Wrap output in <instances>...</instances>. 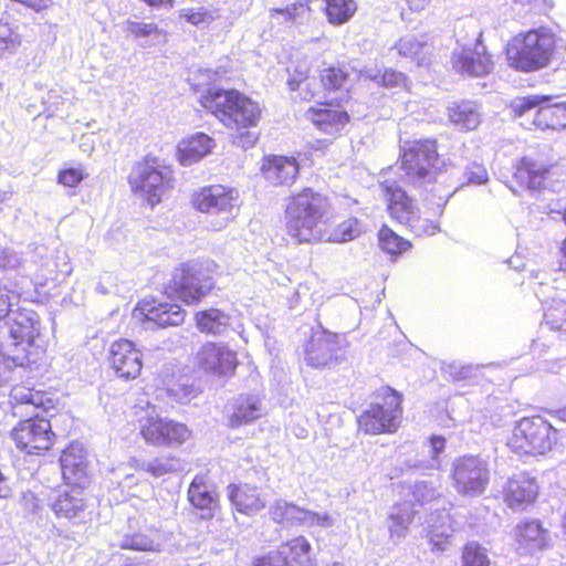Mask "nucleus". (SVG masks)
I'll return each instance as SVG.
<instances>
[{
    "label": "nucleus",
    "mask_w": 566,
    "mask_h": 566,
    "mask_svg": "<svg viewBox=\"0 0 566 566\" xmlns=\"http://www.w3.org/2000/svg\"><path fill=\"white\" fill-rule=\"evenodd\" d=\"M361 233L363 224L356 218H349L336 227H333L329 220L316 241L344 243L358 238Z\"/></svg>",
    "instance_id": "nucleus-34"
},
{
    "label": "nucleus",
    "mask_w": 566,
    "mask_h": 566,
    "mask_svg": "<svg viewBox=\"0 0 566 566\" xmlns=\"http://www.w3.org/2000/svg\"><path fill=\"white\" fill-rule=\"evenodd\" d=\"M442 371L454 381H472L474 382L479 378L480 366L472 364H461L459 361H452L442 368Z\"/></svg>",
    "instance_id": "nucleus-43"
},
{
    "label": "nucleus",
    "mask_w": 566,
    "mask_h": 566,
    "mask_svg": "<svg viewBox=\"0 0 566 566\" xmlns=\"http://www.w3.org/2000/svg\"><path fill=\"white\" fill-rule=\"evenodd\" d=\"M200 103L224 126L235 130L231 135L234 145L248 149L255 144L258 134L250 132L249 128L255 127L260 120L261 108L258 103L237 90H223L216 86L210 87L200 97Z\"/></svg>",
    "instance_id": "nucleus-2"
},
{
    "label": "nucleus",
    "mask_w": 566,
    "mask_h": 566,
    "mask_svg": "<svg viewBox=\"0 0 566 566\" xmlns=\"http://www.w3.org/2000/svg\"><path fill=\"white\" fill-rule=\"evenodd\" d=\"M11 437L17 447L29 454L49 450L54 441L50 420L39 415L19 421L12 429Z\"/></svg>",
    "instance_id": "nucleus-14"
},
{
    "label": "nucleus",
    "mask_w": 566,
    "mask_h": 566,
    "mask_svg": "<svg viewBox=\"0 0 566 566\" xmlns=\"http://www.w3.org/2000/svg\"><path fill=\"white\" fill-rule=\"evenodd\" d=\"M286 71L289 73L286 84L290 91L298 90L301 84L308 77V67L306 64H297L293 67L292 71L290 69Z\"/></svg>",
    "instance_id": "nucleus-54"
},
{
    "label": "nucleus",
    "mask_w": 566,
    "mask_h": 566,
    "mask_svg": "<svg viewBox=\"0 0 566 566\" xmlns=\"http://www.w3.org/2000/svg\"><path fill=\"white\" fill-rule=\"evenodd\" d=\"M338 340L337 334L326 331L313 335L305 348L307 365L314 368H331L337 365L342 359Z\"/></svg>",
    "instance_id": "nucleus-17"
},
{
    "label": "nucleus",
    "mask_w": 566,
    "mask_h": 566,
    "mask_svg": "<svg viewBox=\"0 0 566 566\" xmlns=\"http://www.w3.org/2000/svg\"><path fill=\"white\" fill-rule=\"evenodd\" d=\"M191 203L198 211L213 218V230L226 228L229 221L235 218L240 208L238 191L221 185L201 188L192 195Z\"/></svg>",
    "instance_id": "nucleus-7"
},
{
    "label": "nucleus",
    "mask_w": 566,
    "mask_h": 566,
    "mask_svg": "<svg viewBox=\"0 0 566 566\" xmlns=\"http://www.w3.org/2000/svg\"><path fill=\"white\" fill-rule=\"evenodd\" d=\"M188 499L196 509L201 511V518L203 520L212 518L219 507L214 486L206 483L202 476L197 475L192 480L188 489Z\"/></svg>",
    "instance_id": "nucleus-27"
},
{
    "label": "nucleus",
    "mask_w": 566,
    "mask_h": 566,
    "mask_svg": "<svg viewBox=\"0 0 566 566\" xmlns=\"http://www.w3.org/2000/svg\"><path fill=\"white\" fill-rule=\"evenodd\" d=\"M479 34L474 48H462L454 51L451 56L452 66L457 72L470 76H484L492 72L493 61Z\"/></svg>",
    "instance_id": "nucleus-18"
},
{
    "label": "nucleus",
    "mask_w": 566,
    "mask_h": 566,
    "mask_svg": "<svg viewBox=\"0 0 566 566\" xmlns=\"http://www.w3.org/2000/svg\"><path fill=\"white\" fill-rule=\"evenodd\" d=\"M489 175L485 167L478 163L472 161L468 163L460 171L459 177V187H463L465 185H483L488 182Z\"/></svg>",
    "instance_id": "nucleus-45"
},
{
    "label": "nucleus",
    "mask_w": 566,
    "mask_h": 566,
    "mask_svg": "<svg viewBox=\"0 0 566 566\" xmlns=\"http://www.w3.org/2000/svg\"><path fill=\"white\" fill-rule=\"evenodd\" d=\"M263 413L261 399L254 395H241L235 399L233 412L229 419L231 427H239L259 419Z\"/></svg>",
    "instance_id": "nucleus-32"
},
{
    "label": "nucleus",
    "mask_w": 566,
    "mask_h": 566,
    "mask_svg": "<svg viewBox=\"0 0 566 566\" xmlns=\"http://www.w3.org/2000/svg\"><path fill=\"white\" fill-rule=\"evenodd\" d=\"M17 295L7 286H0V386L11 379L13 369L23 366L25 355L9 354V348H22L33 345L40 335L41 323L36 312L32 310L13 311Z\"/></svg>",
    "instance_id": "nucleus-1"
},
{
    "label": "nucleus",
    "mask_w": 566,
    "mask_h": 566,
    "mask_svg": "<svg viewBox=\"0 0 566 566\" xmlns=\"http://www.w3.org/2000/svg\"><path fill=\"white\" fill-rule=\"evenodd\" d=\"M307 116L322 132L329 135L339 133L349 120L346 111L327 107L310 108Z\"/></svg>",
    "instance_id": "nucleus-31"
},
{
    "label": "nucleus",
    "mask_w": 566,
    "mask_h": 566,
    "mask_svg": "<svg viewBox=\"0 0 566 566\" xmlns=\"http://www.w3.org/2000/svg\"><path fill=\"white\" fill-rule=\"evenodd\" d=\"M382 72L379 70H368L366 71V76L371 81L380 85Z\"/></svg>",
    "instance_id": "nucleus-60"
},
{
    "label": "nucleus",
    "mask_w": 566,
    "mask_h": 566,
    "mask_svg": "<svg viewBox=\"0 0 566 566\" xmlns=\"http://www.w3.org/2000/svg\"><path fill=\"white\" fill-rule=\"evenodd\" d=\"M440 496L439 488L433 481H418L412 486V497L420 505L431 503Z\"/></svg>",
    "instance_id": "nucleus-48"
},
{
    "label": "nucleus",
    "mask_w": 566,
    "mask_h": 566,
    "mask_svg": "<svg viewBox=\"0 0 566 566\" xmlns=\"http://www.w3.org/2000/svg\"><path fill=\"white\" fill-rule=\"evenodd\" d=\"M412 10H422L430 0H407Z\"/></svg>",
    "instance_id": "nucleus-61"
},
{
    "label": "nucleus",
    "mask_w": 566,
    "mask_h": 566,
    "mask_svg": "<svg viewBox=\"0 0 566 566\" xmlns=\"http://www.w3.org/2000/svg\"><path fill=\"white\" fill-rule=\"evenodd\" d=\"M261 171L270 184L290 186L298 176L300 166L294 157L273 155L264 158Z\"/></svg>",
    "instance_id": "nucleus-23"
},
{
    "label": "nucleus",
    "mask_w": 566,
    "mask_h": 566,
    "mask_svg": "<svg viewBox=\"0 0 566 566\" xmlns=\"http://www.w3.org/2000/svg\"><path fill=\"white\" fill-rule=\"evenodd\" d=\"M197 363L209 374L227 377L237 368V356L222 344L206 343L197 354Z\"/></svg>",
    "instance_id": "nucleus-19"
},
{
    "label": "nucleus",
    "mask_w": 566,
    "mask_h": 566,
    "mask_svg": "<svg viewBox=\"0 0 566 566\" xmlns=\"http://www.w3.org/2000/svg\"><path fill=\"white\" fill-rule=\"evenodd\" d=\"M171 391L175 392V395L178 397L179 402H181V403H186V402L190 401L191 397L193 396L192 387L189 389H187L186 387H184L182 389H171Z\"/></svg>",
    "instance_id": "nucleus-58"
},
{
    "label": "nucleus",
    "mask_w": 566,
    "mask_h": 566,
    "mask_svg": "<svg viewBox=\"0 0 566 566\" xmlns=\"http://www.w3.org/2000/svg\"><path fill=\"white\" fill-rule=\"evenodd\" d=\"M227 496L235 511L249 516L265 507L259 489L250 484H230L227 488Z\"/></svg>",
    "instance_id": "nucleus-24"
},
{
    "label": "nucleus",
    "mask_w": 566,
    "mask_h": 566,
    "mask_svg": "<svg viewBox=\"0 0 566 566\" xmlns=\"http://www.w3.org/2000/svg\"><path fill=\"white\" fill-rule=\"evenodd\" d=\"M331 218L328 198L312 188H304L286 207V231L297 243L316 242Z\"/></svg>",
    "instance_id": "nucleus-3"
},
{
    "label": "nucleus",
    "mask_w": 566,
    "mask_h": 566,
    "mask_svg": "<svg viewBox=\"0 0 566 566\" xmlns=\"http://www.w3.org/2000/svg\"><path fill=\"white\" fill-rule=\"evenodd\" d=\"M310 7L306 0L291 3L284 8H272L269 13L271 18L282 15L285 22L300 23L307 15Z\"/></svg>",
    "instance_id": "nucleus-44"
},
{
    "label": "nucleus",
    "mask_w": 566,
    "mask_h": 566,
    "mask_svg": "<svg viewBox=\"0 0 566 566\" xmlns=\"http://www.w3.org/2000/svg\"><path fill=\"white\" fill-rule=\"evenodd\" d=\"M11 496V488L9 486L8 479L0 471V499H9Z\"/></svg>",
    "instance_id": "nucleus-59"
},
{
    "label": "nucleus",
    "mask_w": 566,
    "mask_h": 566,
    "mask_svg": "<svg viewBox=\"0 0 566 566\" xmlns=\"http://www.w3.org/2000/svg\"><path fill=\"white\" fill-rule=\"evenodd\" d=\"M429 453L431 455L430 461L423 465H417L418 468L426 469H438L440 467V454L446 449V438L442 436H432L429 440Z\"/></svg>",
    "instance_id": "nucleus-52"
},
{
    "label": "nucleus",
    "mask_w": 566,
    "mask_h": 566,
    "mask_svg": "<svg viewBox=\"0 0 566 566\" xmlns=\"http://www.w3.org/2000/svg\"><path fill=\"white\" fill-rule=\"evenodd\" d=\"M384 403L371 405L358 418L359 429L367 434L395 432L401 416V395L390 387L384 388Z\"/></svg>",
    "instance_id": "nucleus-10"
},
{
    "label": "nucleus",
    "mask_w": 566,
    "mask_h": 566,
    "mask_svg": "<svg viewBox=\"0 0 566 566\" xmlns=\"http://www.w3.org/2000/svg\"><path fill=\"white\" fill-rule=\"evenodd\" d=\"M557 442V430L543 417H525L516 422L507 446L520 454H545Z\"/></svg>",
    "instance_id": "nucleus-6"
},
{
    "label": "nucleus",
    "mask_w": 566,
    "mask_h": 566,
    "mask_svg": "<svg viewBox=\"0 0 566 566\" xmlns=\"http://www.w3.org/2000/svg\"><path fill=\"white\" fill-rule=\"evenodd\" d=\"M560 251H562L563 256H564V261L560 263V265L565 266V270H566V239L563 241V245L560 248Z\"/></svg>",
    "instance_id": "nucleus-63"
},
{
    "label": "nucleus",
    "mask_w": 566,
    "mask_h": 566,
    "mask_svg": "<svg viewBox=\"0 0 566 566\" xmlns=\"http://www.w3.org/2000/svg\"><path fill=\"white\" fill-rule=\"evenodd\" d=\"M357 7L354 0H326V14L328 21L340 25L347 22L355 13Z\"/></svg>",
    "instance_id": "nucleus-41"
},
{
    "label": "nucleus",
    "mask_w": 566,
    "mask_h": 566,
    "mask_svg": "<svg viewBox=\"0 0 566 566\" xmlns=\"http://www.w3.org/2000/svg\"><path fill=\"white\" fill-rule=\"evenodd\" d=\"M83 178V172L76 168H69L59 174V182L66 187H76Z\"/></svg>",
    "instance_id": "nucleus-57"
},
{
    "label": "nucleus",
    "mask_w": 566,
    "mask_h": 566,
    "mask_svg": "<svg viewBox=\"0 0 566 566\" xmlns=\"http://www.w3.org/2000/svg\"><path fill=\"white\" fill-rule=\"evenodd\" d=\"M180 18L186 19L187 22L193 25H200L202 23H208L211 19L209 12L203 8L198 9H187L184 8L179 11Z\"/></svg>",
    "instance_id": "nucleus-56"
},
{
    "label": "nucleus",
    "mask_w": 566,
    "mask_h": 566,
    "mask_svg": "<svg viewBox=\"0 0 566 566\" xmlns=\"http://www.w3.org/2000/svg\"><path fill=\"white\" fill-rule=\"evenodd\" d=\"M538 494V485L534 478L521 473L509 480L505 500L510 507L521 509L534 502Z\"/></svg>",
    "instance_id": "nucleus-26"
},
{
    "label": "nucleus",
    "mask_w": 566,
    "mask_h": 566,
    "mask_svg": "<svg viewBox=\"0 0 566 566\" xmlns=\"http://www.w3.org/2000/svg\"><path fill=\"white\" fill-rule=\"evenodd\" d=\"M171 174L169 167L160 165L156 158H146L134 166L129 184L133 191L147 196L149 203L154 206L170 186Z\"/></svg>",
    "instance_id": "nucleus-11"
},
{
    "label": "nucleus",
    "mask_w": 566,
    "mask_h": 566,
    "mask_svg": "<svg viewBox=\"0 0 566 566\" xmlns=\"http://www.w3.org/2000/svg\"><path fill=\"white\" fill-rule=\"evenodd\" d=\"M321 82L325 90H339L347 80V73L339 67L331 66L321 71Z\"/></svg>",
    "instance_id": "nucleus-51"
},
{
    "label": "nucleus",
    "mask_w": 566,
    "mask_h": 566,
    "mask_svg": "<svg viewBox=\"0 0 566 566\" xmlns=\"http://www.w3.org/2000/svg\"><path fill=\"white\" fill-rule=\"evenodd\" d=\"M415 511L409 502L397 503L389 509L387 527L391 538L401 539L406 536L412 522Z\"/></svg>",
    "instance_id": "nucleus-36"
},
{
    "label": "nucleus",
    "mask_w": 566,
    "mask_h": 566,
    "mask_svg": "<svg viewBox=\"0 0 566 566\" xmlns=\"http://www.w3.org/2000/svg\"><path fill=\"white\" fill-rule=\"evenodd\" d=\"M81 492L72 490V492H64L56 495L50 503L52 511L57 517L64 518H82L86 509L83 497L80 496Z\"/></svg>",
    "instance_id": "nucleus-35"
},
{
    "label": "nucleus",
    "mask_w": 566,
    "mask_h": 566,
    "mask_svg": "<svg viewBox=\"0 0 566 566\" xmlns=\"http://www.w3.org/2000/svg\"><path fill=\"white\" fill-rule=\"evenodd\" d=\"M556 416L559 420L566 422V407L556 411Z\"/></svg>",
    "instance_id": "nucleus-62"
},
{
    "label": "nucleus",
    "mask_w": 566,
    "mask_h": 566,
    "mask_svg": "<svg viewBox=\"0 0 566 566\" xmlns=\"http://www.w3.org/2000/svg\"><path fill=\"white\" fill-rule=\"evenodd\" d=\"M395 49L400 56L416 61L418 65H421L426 61L429 44L426 35L408 34L395 44Z\"/></svg>",
    "instance_id": "nucleus-37"
},
{
    "label": "nucleus",
    "mask_w": 566,
    "mask_h": 566,
    "mask_svg": "<svg viewBox=\"0 0 566 566\" xmlns=\"http://www.w3.org/2000/svg\"><path fill=\"white\" fill-rule=\"evenodd\" d=\"M195 319L197 328L208 335H223L230 327V315L214 307L197 312Z\"/></svg>",
    "instance_id": "nucleus-33"
},
{
    "label": "nucleus",
    "mask_w": 566,
    "mask_h": 566,
    "mask_svg": "<svg viewBox=\"0 0 566 566\" xmlns=\"http://www.w3.org/2000/svg\"><path fill=\"white\" fill-rule=\"evenodd\" d=\"M271 520L277 524L290 525H331L328 514H318L304 510L285 500H276L269 509Z\"/></svg>",
    "instance_id": "nucleus-20"
},
{
    "label": "nucleus",
    "mask_w": 566,
    "mask_h": 566,
    "mask_svg": "<svg viewBox=\"0 0 566 566\" xmlns=\"http://www.w3.org/2000/svg\"><path fill=\"white\" fill-rule=\"evenodd\" d=\"M20 45V35L9 23L0 21V59L14 54Z\"/></svg>",
    "instance_id": "nucleus-47"
},
{
    "label": "nucleus",
    "mask_w": 566,
    "mask_h": 566,
    "mask_svg": "<svg viewBox=\"0 0 566 566\" xmlns=\"http://www.w3.org/2000/svg\"><path fill=\"white\" fill-rule=\"evenodd\" d=\"M549 166L530 157H523L516 166L514 180L525 190L535 192L545 187Z\"/></svg>",
    "instance_id": "nucleus-25"
},
{
    "label": "nucleus",
    "mask_w": 566,
    "mask_h": 566,
    "mask_svg": "<svg viewBox=\"0 0 566 566\" xmlns=\"http://www.w3.org/2000/svg\"><path fill=\"white\" fill-rule=\"evenodd\" d=\"M123 30L136 39L159 38L161 35V31L158 29L157 24L133 20H127L123 24Z\"/></svg>",
    "instance_id": "nucleus-49"
},
{
    "label": "nucleus",
    "mask_w": 566,
    "mask_h": 566,
    "mask_svg": "<svg viewBox=\"0 0 566 566\" xmlns=\"http://www.w3.org/2000/svg\"><path fill=\"white\" fill-rule=\"evenodd\" d=\"M556 46L555 34L546 29H533L516 35L506 46L509 65L521 72H535L546 67Z\"/></svg>",
    "instance_id": "nucleus-4"
},
{
    "label": "nucleus",
    "mask_w": 566,
    "mask_h": 566,
    "mask_svg": "<svg viewBox=\"0 0 566 566\" xmlns=\"http://www.w3.org/2000/svg\"><path fill=\"white\" fill-rule=\"evenodd\" d=\"M380 85L386 88H407L408 77L402 72L387 69L382 72Z\"/></svg>",
    "instance_id": "nucleus-53"
},
{
    "label": "nucleus",
    "mask_w": 566,
    "mask_h": 566,
    "mask_svg": "<svg viewBox=\"0 0 566 566\" xmlns=\"http://www.w3.org/2000/svg\"><path fill=\"white\" fill-rule=\"evenodd\" d=\"M123 549L157 551L159 543L151 535L144 533L126 534L120 543Z\"/></svg>",
    "instance_id": "nucleus-46"
},
{
    "label": "nucleus",
    "mask_w": 566,
    "mask_h": 566,
    "mask_svg": "<svg viewBox=\"0 0 566 566\" xmlns=\"http://www.w3.org/2000/svg\"><path fill=\"white\" fill-rule=\"evenodd\" d=\"M462 566H489L490 560L485 554L484 548L475 543L465 545L462 554Z\"/></svg>",
    "instance_id": "nucleus-50"
},
{
    "label": "nucleus",
    "mask_w": 566,
    "mask_h": 566,
    "mask_svg": "<svg viewBox=\"0 0 566 566\" xmlns=\"http://www.w3.org/2000/svg\"><path fill=\"white\" fill-rule=\"evenodd\" d=\"M447 114L450 122L461 130H473L481 123L480 107L472 101L449 103Z\"/></svg>",
    "instance_id": "nucleus-29"
},
{
    "label": "nucleus",
    "mask_w": 566,
    "mask_h": 566,
    "mask_svg": "<svg viewBox=\"0 0 566 566\" xmlns=\"http://www.w3.org/2000/svg\"><path fill=\"white\" fill-rule=\"evenodd\" d=\"M60 467L66 483L81 490L90 483L87 461L81 444L73 443L62 452Z\"/></svg>",
    "instance_id": "nucleus-22"
},
{
    "label": "nucleus",
    "mask_w": 566,
    "mask_h": 566,
    "mask_svg": "<svg viewBox=\"0 0 566 566\" xmlns=\"http://www.w3.org/2000/svg\"><path fill=\"white\" fill-rule=\"evenodd\" d=\"M284 551H271L266 556L254 560L253 566H291Z\"/></svg>",
    "instance_id": "nucleus-55"
},
{
    "label": "nucleus",
    "mask_w": 566,
    "mask_h": 566,
    "mask_svg": "<svg viewBox=\"0 0 566 566\" xmlns=\"http://www.w3.org/2000/svg\"><path fill=\"white\" fill-rule=\"evenodd\" d=\"M439 517L441 518L442 523L440 526H437L434 524V515H430L428 521L430 527L428 532V539L433 552L442 553L447 549V546L450 543L452 530L450 525L447 524L450 520L448 513L443 512L439 514Z\"/></svg>",
    "instance_id": "nucleus-38"
},
{
    "label": "nucleus",
    "mask_w": 566,
    "mask_h": 566,
    "mask_svg": "<svg viewBox=\"0 0 566 566\" xmlns=\"http://www.w3.org/2000/svg\"><path fill=\"white\" fill-rule=\"evenodd\" d=\"M142 353L128 339H119L112 344L109 360L115 374L124 378L135 379L142 370Z\"/></svg>",
    "instance_id": "nucleus-21"
},
{
    "label": "nucleus",
    "mask_w": 566,
    "mask_h": 566,
    "mask_svg": "<svg viewBox=\"0 0 566 566\" xmlns=\"http://www.w3.org/2000/svg\"><path fill=\"white\" fill-rule=\"evenodd\" d=\"M140 434L148 443L171 446L185 442L190 432L182 423L156 416L140 420Z\"/></svg>",
    "instance_id": "nucleus-15"
},
{
    "label": "nucleus",
    "mask_w": 566,
    "mask_h": 566,
    "mask_svg": "<svg viewBox=\"0 0 566 566\" xmlns=\"http://www.w3.org/2000/svg\"><path fill=\"white\" fill-rule=\"evenodd\" d=\"M384 188L388 197V210L390 216L399 223L405 224L417 235L433 234L438 226L429 219H422L418 207L407 195L406 190L396 185V181H385Z\"/></svg>",
    "instance_id": "nucleus-9"
},
{
    "label": "nucleus",
    "mask_w": 566,
    "mask_h": 566,
    "mask_svg": "<svg viewBox=\"0 0 566 566\" xmlns=\"http://www.w3.org/2000/svg\"><path fill=\"white\" fill-rule=\"evenodd\" d=\"M279 549L284 551V555L287 556V559H291L292 562L296 563L300 566L313 565L311 544L303 536L293 538L292 541L281 545Z\"/></svg>",
    "instance_id": "nucleus-39"
},
{
    "label": "nucleus",
    "mask_w": 566,
    "mask_h": 566,
    "mask_svg": "<svg viewBox=\"0 0 566 566\" xmlns=\"http://www.w3.org/2000/svg\"><path fill=\"white\" fill-rule=\"evenodd\" d=\"M451 478L459 494L479 496L490 481L488 462L475 455L461 457L453 462Z\"/></svg>",
    "instance_id": "nucleus-12"
},
{
    "label": "nucleus",
    "mask_w": 566,
    "mask_h": 566,
    "mask_svg": "<svg viewBox=\"0 0 566 566\" xmlns=\"http://www.w3.org/2000/svg\"><path fill=\"white\" fill-rule=\"evenodd\" d=\"M213 140L203 133H197L178 145L179 161L182 166H190L211 151Z\"/></svg>",
    "instance_id": "nucleus-30"
},
{
    "label": "nucleus",
    "mask_w": 566,
    "mask_h": 566,
    "mask_svg": "<svg viewBox=\"0 0 566 566\" xmlns=\"http://www.w3.org/2000/svg\"><path fill=\"white\" fill-rule=\"evenodd\" d=\"M135 315L143 319L146 329L179 326L186 312L178 305L165 302L143 301L138 303Z\"/></svg>",
    "instance_id": "nucleus-16"
},
{
    "label": "nucleus",
    "mask_w": 566,
    "mask_h": 566,
    "mask_svg": "<svg viewBox=\"0 0 566 566\" xmlns=\"http://www.w3.org/2000/svg\"><path fill=\"white\" fill-rule=\"evenodd\" d=\"M145 2H147L149 6H158L160 3H163L164 0H144Z\"/></svg>",
    "instance_id": "nucleus-64"
},
{
    "label": "nucleus",
    "mask_w": 566,
    "mask_h": 566,
    "mask_svg": "<svg viewBox=\"0 0 566 566\" xmlns=\"http://www.w3.org/2000/svg\"><path fill=\"white\" fill-rule=\"evenodd\" d=\"M548 96H526L518 97L512 102V108L517 116H524L533 112V124L541 129H559L566 127V102L548 104Z\"/></svg>",
    "instance_id": "nucleus-13"
},
{
    "label": "nucleus",
    "mask_w": 566,
    "mask_h": 566,
    "mask_svg": "<svg viewBox=\"0 0 566 566\" xmlns=\"http://www.w3.org/2000/svg\"><path fill=\"white\" fill-rule=\"evenodd\" d=\"M211 261H192L176 269L172 275V289L177 297L186 304H196L214 287Z\"/></svg>",
    "instance_id": "nucleus-8"
},
{
    "label": "nucleus",
    "mask_w": 566,
    "mask_h": 566,
    "mask_svg": "<svg viewBox=\"0 0 566 566\" xmlns=\"http://www.w3.org/2000/svg\"><path fill=\"white\" fill-rule=\"evenodd\" d=\"M182 469L181 461L171 455H161L148 461H142L138 470L147 472L155 478H160L168 473H174Z\"/></svg>",
    "instance_id": "nucleus-40"
},
{
    "label": "nucleus",
    "mask_w": 566,
    "mask_h": 566,
    "mask_svg": "<svg viewBox=\"0 0 566 566\" xmlns=\"http://www.w3.org/2000/svg\"><path fill=\"white\" fill-rule=\"evenodd\" d=\"M436 140L424 139L413 142L403 148L401 156V179L419 195L434 191L440 168Z\"/></svg>",
    "instance_id": "nucleus-5"
},
{
    "label": "nucleus",
    "mask_w": 566,
    "mask_h": 566,
    "mask_svg": "<svg viewBox=\"0 0 566 566\" xmlns=\"http://www.w3.org/2000/svg\"><path fill=\"white\" fill-rule=\"evenodd\" d=\"M518 544L530 554L545 549L549 544V532L538 521H527L515 527Z\"/></svg>",
    "instance_id": "nucleus-28"
},
{
    "label": "nucleus",
    "mask_w": 566,
    "mask_h": 566,
    "mask_svg": "<svg viewBox=\"0 0 566 566\" xmlns=\"http://www.w3.org/2000/svg\"><path fill=\"white\" fill-rule=\"evenodd\" d=\"M378 244L382 251L391 255H398L409 249L410 242L398 235L387 226L378 232Z\"/></svg>",
    "instance_id": "nucleus-42"
}]
</instances>
